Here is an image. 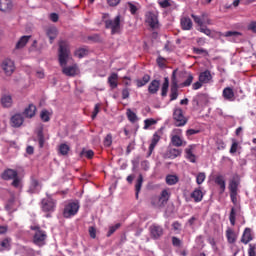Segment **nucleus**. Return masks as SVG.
Returning <instances> with one entry per match:
<instances>
[{
    "label": "nucleus",
    "instance_id": "nucleus-1",
    "mask_svg": "<svg viewBox=\"0 0 256 256\" xmlns=\"http://www.w3.org/2000/svg\"><path fill=\"white\" fill-rule=\"evenodd\" d=\"M58 49V61L60 66L63 67L62 73L67 77H75L77 75V68L75 66H68L67 62L69 61V56L71 55V48L69 47V42L65 40L59 41Z\"/></svg>",
    "mask_w": 256,
    "mask_h": 256
},
{
    "label": "nucleus",
    "instance_id": "nucleus-2",
    "mask_svg": "<svg viewBox=\"0 0 256 256\" xmlns=\"http://www.w3.org/2000/svg\"><path fill=\"white\" fill-rule=\"evenodd\" d=\"M40 208L43 213H46V218H51V213H55L57 209V201L49 193H46V198H43L40 202Z\"/></svg>",
    "mask_w": 256,
    "mask_h": 256
},
{
    "label": "nucleus",
    "instance_id": "nucleus-3",
    "mask_svg": "<svg viewBox=\"0 0 256 256\" xmlns=\"http://www.w3.org/2000/svg\"><path fill=\"white\" fill-rule=\"evenodd\" d=\"M102 19L106 29H111V35H117L121 31V16L109 19V14H103Z\"/></svg>",
    "mask_w": 256,
    "mask_h": 256
},
{
    "label": "nucleus",
    "instance_id": "nucleus-4",
    "mask_svg": "<svg viewBox=\"0 0 256 256\" xmlns=\"http://www.w3.org/2000/svg\"><path fill=\"white\" fill-rule=\"evenodd\" d=\"M81 205L79 204V200L68 202L63 209L62 215L64 219H71V217H75L77 213H79V209Z\"/></svg>",
    "mask_w": 256,
    "mask_h": 256
},
{
    "label": "nucleus",
    "instance_id": "nucleus-5",
    "mask_svg": "<svg viewBox=\"0 0 256 256\" xmlns=\"http://www.w3.org/2000/svg\"><path fill=\"white\" fill-rule=\"evenodd\" d=\"M31 231H36L33 237L34 245L38 247H43L45 245V241L47 240V232L41 230L39 225L30 226Z\"/></svg>",
    "mask_w": 256,
    "mask_h": 256
},
{
    "label": "nucleus",
    "instance_id": "nucleus-6",
    "mask_svg": "<svg viewBox=\"0 0 256 256\" xmlns=\"http://www.w3.org/2000/svg\"><path fill=\"white\" fill-rule=\"evenodd\" d=\"M173 119L175 121V127H185L186 123L189 121V119H187L183 114V109L181 108H174Z\"/></svg>",
    "mask_w": 256,
    "mask_h": 256
},
{
    "label": "nucleus",
    "instance_id": "nucleus-7",
    "mask_svg": "<svg viewBox=\"0 0 256 256\" xmlns=\"http://www.w3.org/2000/svg\"><path fill=\"white\" fill-rule=\"evenodd\" d=\"M177 70H174L171 77L170 101H176L179 97V84L177 82Z\"/></svg>",
    "mask_w": 256,
    "mask_h": 256
},
{
    "label": "nucleus",
    "instance_id": "nucleus-8",
    "mask_svg": "<svg viewBox=\"0 0 256 256\" xmlns=\"http://www.w3.org/2000/svg\"><path fill=\"white\" fill-rule=\"evenodd\" d=\"M169 197H171V194L167 190H163L158 198H155V200L152 201V205L154 207H165L167 203L169 202Z\"/></svg>",
    "mask_w": 256,
    "mask_h": 256
},
{
    "label": "nucleus",
    "instance_id": "nucleus-9",
    "mask_svg": "<svg viewBox=\"0 0 256 256\" xmlns=\"http://www.w3.org/2000/svg\"><path fill=\"white\" fill-rule=\"evenodd\" d=\"M1 67L5 75H7L8 77H11V75L15 73V62H13V60L9 58L3 60Z\"/></svg>",
    "mask_w": 256,
    "mask_h": 256
},
{
    "label": "nucleus",
    "instance_id": "nucleus-10",
    "mask_svg": "<svg viewBox=\"0 0 256 256\" xmlns=\"http://www.w3.org/2000/svg\"><path fill=\"white\" fill-rule=\"evenodd\" d=\"M161 135H163V132H161V130H158L153 134L151 143L148 148L147 157H151V155H153V151H155V147H157V143L161 141Z\"/></svg>",
    "mask_w": 256,
    "mask_h": 256
},
{
    "label": "nucleus",
    "instance_id": "nucleus-11",
    "mask_svg": "<svg viewBox=\"0 0 256 256\" xmlns=\"http://www.w3.org/2000/svg\"><path fill=\"white\" fill-rule=\"evenodd\" d=\"M149 232H150L151 239H155V240L161 239L164 233L163 226L158 224H152L149 227Z\"/></svg>",
    "mask_w": 256,
    "mask_h": 256
},
{
    "label": "nucleus",
    "instance_id": "nucleus-12",
    "mask_svg": "<svg viewBox=\"0 0 256 256\" xmlns=\"http://www.w3.org/2000/svg\"><path fill=\"white\" fill-rule=\"evenodd\" d=\"M146 23L151 27V29L159 28V18L153 12H148L146 14Z\"/></svg>",
    "mask_w": 256,
    "mask_h": 256
},
{
    "label": "nucleus",
    "instance_id": "nucleus-13",
    "mask_svg": "<svg viewBox=\"0 0 256 256\" xmlns=\"http://www.w3.org/2000/svg\"><path fill=\"white\" fill-rule=\"evenodd\" d=\"M240 241L243 243V245H249V243L253 241V231L251 228L244 229Z\"/></svg>",
    "mask_w": 256,
    "mask_h": 256
},
{
    "label": "nucleus",
    "instance_id": "nucleus-14",
    "mask_svg": "<svg viewBox=\"0 0 256 256\" xmlns=\"http://www.w3.org/2000/svg\"><path fill=\"white\" fill-rule=\"evenodd\" d=\"M19 201L15 199V197H12L8 200L5 209L9 211V213H15L19 209Z\"/></svg>",
    "mask_w": 256,
    "mask_h": 256
},
{
    "label": "nucleus",
    "instance_id": "nucleus-15",
    "mask_svg": "<svg viewBox=\"0 0 256 256\" xmlns=\"http://www.w3.org/2000/svg\"><path fill=\"white\" fill-rule=\"evenodd\" d=\"M180 25L183 31H191L193 29V21L187 16L181 18Z\"/></svg>",
    "mask_w": 256,
    "mask_h": 256
},
{
    "label": "nucleus",
    "instance_id": "nucleus-16",
    "mask_svg": "<svg viewBox=\"0 0 256 256\" xmlns=\"http://www.w3.org/2000/svg\"><path fill=\"white\" fill-rule=\"evenodd\" d=\"M226 239L230 245L237 242V233L232 228L226 229Z\"/></svg>",
    "mask_w": 256,
    "mask_h": 256
},
{
    "label": "nucleus",
    "instance_id": "nucleus-17",
    "mask_svg": "<svg viewBox=\"0 0 256 256\" xmlns=\"http://www.w3.org/2000/svg\"><path fill=\"white\" fill-rule=\"evenodd\" d=\"M160 87L161 82L159 80H152L148 86V92L150 93V95H156Z\"/></svg>",
    "mask_w": 256,
    "mask_h": 256
},
{
    "label": "nucleus",
    "instance_id": "nucleus-18",
    "mask_svg": "<svg viewBox=\"0 0 256 256\" xmlns=\"http://www.w3.org/2000/svg\"><path fill=\"white\" fill-rule=\"evenodd\" d=\"M25 119L23 118V115L21 114H15L14 116L11 117V125L12 127H21L23 125V122Z\"/></svg>",
    "mask_w": 256,
    "mask_h": 256
},
{
    "label": "nucleus",
    "instance_id": "nucleus-19",
    "mask_svg": "<svg viewBox=\"0 0 256 256\" xmlns=\"http://www.w3.org/2000/svg\"><path fill=\"white\" fill-rule=\"evenodd\" d=\"M200 83L207 84L211 79H213V76L211 75V71L205 70L204 72H201L198 77Z\"/></svg>",
    "mask_w": 256,
    "mask_h": 256
},
{
    "label": "nucleus",
    "instance_id": "nucleus-20",
    "mask_svg": "<svg viewBox=\"0 0 256 256\" xmlns=\"http://www.w3.org/2000/svg\"><path fill=\"white\" fill-rule=\"evenodd\" d=\"M222 96L226 101H235V92L232 90L231 87L224 88Z\"/></svg>",
    "mask_w": 256,
    "mask_h": 256
},
{
    "label": "nucleus",
    "instance_id": "nucleus-21",
    "mask_svg": "<svg viewBox=\"0 0 256 256\" xmlns=\"http://www.w3.org/2000/svg\"><path fill=\"white\" fill-rule=\"evenodd\" d=\"M18 175L19 174L16 170L8 169L3 172L2 179H4V181H10L11 179H15V177H17Z\"/></svg>",
    "mask_w": 256,
    "mask_h": 256
},
{
    "label": "nucleus",
    "instance_id": "nucleus-22",
    "mask_svg": "<svg viewBox=\"0 0 256 256\" xmlns=\"http://www.w3.org/2000/svg\"><path fill=\"white\" fill-rule=\"evenodd\" d=\"M46 35H47L48 39H50V43H53V41H55V39H57V35H59V31L57 30L56 27H49L46 30Z\"/></svg>",
    "mask_w": 256,
    "mask_h": 256
},
{
    "label": "nucleus",
    "instance_id": "nucleus-23",
    "mask_svg": "<svg viewBox=\"0 0 256 256\" xmlns=\"http://www.w3.org/2000/svg\"><path fill=\"white\" fill-rule=\"evenodd\" d=\"M117 81H119V75L117 73H112L108 77V84L111 87V89H117L119 85Z\"/></svg>",
    "mask_w": 256,
    "mask_h": 256
},
{
    "label": "nucleus",
    "instance_id": "nucleus-24",
    "mask_svg": "<svg viewBox=\"0 0 256 256\" xmlns=\"http://www.w3.org/2000/svg\"><path fill=\"white\" fill-rule=\"evenodd\" d=\"M13 9V3L11 0H0V11L7 13Z\"/></svg>",
    "mask_w": 256,
    "mask_h": 256
},
{
    "label": "nucleus",
    "instance_id": "nucleus-25",
    "mask_svg": "<svg viewBox=\"0 0 256 256\" xmlns=\"http://www.w3.org/2000/svg\"><path fill=\"white\" fill-rule=\"evenodd\" d=\"M194 148L195 147L193 145H190L185 149L186 159H188V161H190V163H196L197 157L195 156V154H193Z\"/></svg>",
    "mask_w": 256,
    "mask_h": 256
},
{
    "label": "nucleus",
    "instance_id": "nucleus-26",
    "mask_svg": "<svg viewBox=\"0 0 256 256\" xmlns=\"http://www.w3.org/2000/svg\"><path fill=\"white\" fill-rule=\"evenodd\" d=\"M35 113H37V106L33 104H29V106L24 110L25 117L29 119H32Z\"/></svg>",
    "mask_w": 256,
    "mask_h": 256
},
{
    "label": "nucleus",
    "instance_id": "nucleus-27",
    "mask_svg": "<svg viewBox=\"0 0 256 256\" xmlns=\"http://www.w3.org/2000/svg\"><path fill=\"white\" fill-rule=\"evenodd\" d=\"M192 19L196 24H198V27H203V24L206 23L207 21L205 20L207 15L203 13L201 16H197L195 14H191Z\"/></svg>",
    "mask_w": 256,
    "mask_h": 256
},
{
    "label": "nucleus",
    "instance_id": "nucleus-28",
    "mask_svg": "<svg viewBox=\"0 0 256 256\" xmlns=\"http://www.w3.org/2000/svg\"><path fill=\"white\" fill-rule=\"evenodd\" d=\"M190 197L194 199L195 203H201V201H203V191H201V189H195Z\"/></svg>",
    "mask_w": 256,
    "mask_h": 256
},
{
    "label": "nucleus",
    "instance_id": "nucleus-29",
    "mask_svg": "<svg viewBox=\"0 0 256 256\" xmlns=\"http://www.w3.org/2000/svg\"><path fill=\"white\" fill-rule=\"evenodd\" d=\"M166 157L168 159H177V157H181V150H179L177 148L169 149L166 152Z\"/></svg>",
    "mask_w": 256,
    "mask_h": 256
},
{
    "label": "nucleus",
    "instance_id": "nucleus-30",
    "mask_svg": "<svg viewBox=\"0 0 256 256\" xmlns=\"http://www.w3.org/2000/svg\"><path fill=\"white\" fill-rule=\"evenodd\" d=\"M149 81H151V76L149 74H145L142 77V79L136 80V85L138 88L145 87V85H147V83H149Z\"/></svg>",
    "mask_w": 256,
    "mask_h": 256
},
{
    "label": "nucleus",
    "instance_id": "nucleus-31",
    "mask_svg": "<svg viewBox=\"0 0 256 256\" xmlns=\"http://www.w3.org/2000/svg\"><path fill=\"white\" fill-rule=\"evenodd\" d=\"M141 187H143V174H139L136 185H135L136 199H139V193L141 192Z\"/></svg>",
    "mask_w": 256,
    "mask_h": 256
},
{
    "label": "nucleus",
    "instance_id": "nucleus-32",
    "mask_svg": "<svg viewBox=\"0 0 256 256\" xmlns=\"http://www.w3.org/2000/svg\"><path fill=\"white\" fill-rule=\"evenodd\" d=\"M1 105L7 108L11 107V105H13V98L11 97V95L2 96Z\"/></svg>",
    "mask_w": 256,
    "mask_h": 256
},
{
    "label": "nucleus",
    "instance_id": "nucleus-33",
    "mask_svg": "<svg viewBox=\"0 0 256 256\" xmlns=\"http://www.w3.org/2000/svg\"><path fill=\"white\" fill-rule=\"evenodd\" d=\"M214 183L220 186L222 193L225 191L226 184H225V178L223 177V175L216 176L214 179Z\"/></svg>",
    "mask_w": 256,
    "mask_h": 256
},
{
    "label": "nucleus",
    "instance_id": "nucleus-34",
    "mask_svg": "<svg viewBox=\"0 0 256 256\" xmlns=\"http://www.w3.org/2000/svg\"><path fill=\"white\" fill-rule=\"evenodd\" d=\"M29 39H31V36H22L16 43V49H23L29 43Z\"/></svg>",
    "mask_w": 256,
    "mask_h": 256
},
{
    "label": "nucleus",
    "instance_id": "nucleus-35",
    "mask_svg": "<svg viewBox=\"0 0 256 256\" xmlns=\"http://www.w3.org/2000/svg\"><path fill=\"white\" fill-rule=\"evenodd\" d=\"M179 183V176L169 174L166 176V184L167 185H177Z\"/></svg>",
    "mask_w": 256,
    "mask_h": 256
},
{
    "label": "nucleus",
    "instance_id": "nucleus-36",
    "mask_svg": "<svg viewBox=\"0 0 256 256\" xmlns=\"http://www.w3.org/2000/svg\"><path fill=\"white\" fill-rule=\"evenodd\" d=\"M37 137H38V143L40 149H43L45 147V135L43 134V128H40L37 132Z\"/></svg>",
    "mask_w": 256,
    "mask_h": 256
},
{
    "label": "nucleus",
    "instance_id": "nucleus-37",
    "mask_svg": "<svg viewBox=\"0 0 256 256\" xmlns=\"http://www.w3.org/2000/svg\"><path fill=\"white\" fill-rule=\"evenodd\" d=\"M80 157H85L86 159H93V157H95V152H93V150H87L83 148L80 152Z\"/></svg>",
    "mask_w": 256,
    "mask_h": 256
},
{
    "label": "nucleus",
    "instance_id": "nucleus-38",
    "mask_svg": "<svg viewBox=\"0 0 256 256\" xmlns=\"http://www.w3.org/2000/svg\"><path fill=\"white\" fill-rule=\"evenodd\" d=\"M171 143L174 147H183V139H181L179 135L172 136Z\"/></svg>",
    "mask_w": 256,
    "mask_h": 256
},
{
    "label": "nucleus",
    "instance_id": "nucleus-39",
    "mask_svg": "<svg viewBox=\"0 0 256 256\" xmlns=\"http://www.w3.org/2000/svg\"><path fill=\"white\" fill-rule=\"evenodd\" d=\"M238 187H239V181L233 178L229 183L230 193H237Z\"/></svg>",
    "mask_w": 256,
    "mask_h": 256
},
{
    "label": "nucleus",
    "instance_id": "nucleus-40",
    "mask_svg": "<svg viewBox=\"0 0 256 256\" xmlns=\"http://www.w3.org/2000/svg\"><path fill=\"white\" fill-rule=\"evenodd\" d=\"M169 91V78H164V83L161 88L162 97H167V93Z\"/></svg>",
    "mask_w": 256,
    "mask_h": 256
},
{
    "label": "nucleus",
    "instance_id": "nucleus-41",
    "mask_svg": "<svg viewBox=\"0 0 256 256\" xmlns=\"http://www.w3.org/2000/svg\"><path fill=\"white\" fill-rule=\"evenodd\" d=\"M193 79H195V77L193 76V74L189 73L186 77V79L184 80V82H182L180 84L181 87H191L192 83H193Z\"/></svg>",
    "mask_w": 256,
    "mask_h": 256
},
{
    "label": "nucleus",
    "instance_id": "nucleus-42",
    "mask_svg": "<svg viewBox=\"0 0 256 256\" xmlns=\"http://www.w3.org/2000/svg\"><path fill=\"white\" fill-rule=\"evenodd\" d=\"M69 151H71V147L67 145L66 143L60 144L59 146V153L60 155H69Z\"/></svg>",
    "mask_w": 256,
    "mask_h": 256
},
{
    "label": "nucleus",
    "instance_id": "nucleus-43",
    "mask_svg": "<svg viewBox=\"0 0 256 256\" xmlns=\"http://www.w3.org/2000/svg\"><path fill=\"white\" fill-rule=\"evenodd\" d=\"M11 247V239L5 238L0 242V252L5 251Z\"/></svg>",
    "mask_w": 256,
    "mask_h": 256
},
{
    "label": "nucleus",
    "instance_id": "nucleus-44",
    "mask_svg": "<svg viewBox=\"0 0 256 256\" xmlns=\"http://www.w3.org/2000/svg\"><path fill=\"white\" fill-rule=\"evenodd\" d=\"M89 53V50L87 48H80L75 51L74 55L75 57H78V59H83V57L87 56Z\"/></svg>",
    "mask_w": 256,
    "mask_h": 256
},
{
    "label": "nucleus",
    "instance_id": "nucleus-45",
    "mask_svg": "<svg viewBox=\"0 0 256 256\" xmlns=\"http://www.w3.org/2000/svg\"><path fill=\"white\" fill-rule=\"evenodd\" d=\"M126 115L128 117V120L130 121V123H135L137 121V114L135 112H133L131 109H127L126 111Z\"/></svg>",
    "mask_w": 256,
    "mask_h": 256
},
{
    "label": "nucleus",
    "instance_id": "nucleus-46",
    "mask_svg": "<svg viewBox=\"0 0 256 256\" xmlns=\"http://www.w3.org/2000/svg\"><path fill=\"white\" fill-rule=\"evenodd\" d=\"M236 217H237V211L235 210V208H231L230 215H229V221H230V223L233 227H234L235 222L237 220Z\"/></svg>",
    "mask_w": 256,
    "mask_h": 256
},
{
    "label": "nucleus",
    "instance_id": "nucleus-47",
    "mask_svg": "<svg viewBox=\"0 0 256 256\" xmlns=\"http://www.w3.org/2000/svg\"><path fill=\"white\" fill-rule=\"evenodd\" d=\"M120 227H121V223H117L114 226H110L106 234V237H111V235H113V233H115V231H117V229H119Z\"/></svg>",
    "mask_w": 256,
    "mask_h": 256
},
{
    "label": "nucleus",
    "instance_id": "nucleus-48",
    "mask_svg": "<svg viewBox=\"0 0 256 256\" xmlns=\"http://www.w3.org/2000/svg\"><path fill=\"white\" fill-rule=\"evenodd\" d=\"M243 33L238 31H227L223 34V37H241Z\"/></svg>",
    "mask_w": 256,
    "mask_h": 256
},
{
    "label": "nucleus",
    "instance_id": "nucleus-49",
    "mask_svg": "<svg viewBox=\"0 0 256 256\" xmlns=\"http://www.w3.org/2000/svg\"><path fill=\"white\" fill-rule=\"evenodd\" d=\"M206 178H207V176L205 175L204 172L198 173V175L196 177L197 185H202V183L205 181Z\"/></svg>",
    "mask_w": 256,
    "mask_h": 256
},
{
    "label": "nucleus",
    "instance_id": "nucleus-50",
    "mask_svg": "<svg viewBox=\"0 0 256 256\" xmlns=\"http://www.w3.org/2000/svg\"><path fill=\"white\" fill-rule=\"evenodd\" d=\"M40 118L42 121H44V123H48V121L51 120V118L49 117V111L43 110L40 114Z\"/></svg>",
    "mask_w": 256,
    "mask_h": 256
},
{
    "label": "nucleus",
    "instance_id": "nucleus-51",
    "mask_svg": "<svg viewBox=\"0 0 256 256\" xmlns=\"http://www.w3.org/2000/svg\"><path fill=\"white\" fill-rule=\"evenodd\" d=\"M157 120L150 118V119H146L144 120V129H148L151 127V125H156Z\"/></svg>",
    "mask_w": 256,
    "mask_h": 256
},
{
    "label": "nucleus",
    "instance_id": "nucleus-52",
    "mask_svg": "<svg viewBox=\"0 0 256 256\" xmlns=\"http://www.w3.org/2000/svg\"><path fill=\"white\" fill-rule=\"evenodd\" d=\"M112 143H113V136L111 134H107L104 139V146L111 147Z\"/></svg>",
    "mask_w": 256,
    "mask_h": 256
},
{
    "label": "nucleus",
    "instance_id": "nucleus-53",
    "mask_svg": "<svg viewBox=\"0 0 256 256\" xmlns=\"http://www.w3.org/2000/svg\"><path fill=\"white\" fill-rule=\"evenodd\" d=\"M88 233H89L91 239L97 238V228H95V226H90L88 228Z\"/></svg>",
    "mask_w": 256,
    "mask_h": 256
},
{
    "label": "nucleus",
    "instance_id": "nucleus-54",
    "mask_svg": "<svg viewBox=\"0 0 256 256\" xmlns=\"http://www.w3.org/2000/svg\"><path fill=\"white\" fill-rule=\"evenodd\" d=\"M11 185L12 187H15V189H19V187H21V178H19V175L13 178Z\"/></svg>",
    "mask_w": 256,
    "mask_h": 256
},
{
    "label": "nucleus",
    "instance_id": "nucleus-55",
    "mask_svg": "<svg viewBox=\"0 0 256 256\" xmlns=\"http://www.w3.org/2000/svg\"><path fill=\"white\" fill-rule=\"evenodd\" d=\"M248 256H256V244H249Z\"/></svg>",
    "mask_w": 256,
    "mask_h": 256
},
{
    "label": "nucleus",
    "instance_id": "nucleus-56",
    "mask_svg": "<svg viewBox=\"0 0 256 256\" xmlns=\"http://www.w3.org/2000/svg\"><path fill=\"white\" fill-rule=\"evenodd\" d=\"M166 59L163 58L162 56H158L156 63L158 65V67H160L161 69H163V67H165V63H166Z\"/></svg>",
    "mask_w": 256,
    "mask_h": 256
},
{
    "label": "nucleus",
    "instance_id": "nucleus-57",
    "mask_svg": "<svg viewBox=\"0 0 256 256\" xmlns=\"http://www.w3.org/2000/svg\"><path fill=\"white\" fill-rule=\"evenodd\" d=\"M239 148V142L237 140H233L231 148H230V153H237V149Z\"/></svg>",
    "mask_w": 256,
    "mask_h": 256
},
{
    "label": "nucleus",
    "instance_id": "nucleus-58",
    "mask_svg": "<svg viewBox=\"0 0 256 256\" xmlns=\"http://www.w3.org/2000/svg\"><path fill=\"white\" fill-rule=\"evenodd\" d=\"M182 243L183 242L181 241V239L177 238L176 236L172 237V245H173V247H181Z\"/></svg>",
    "mask_w": 256,
    "mask_h": 256
},
{
    "label": "nucleus",
    "instance_id": "nucleus-59",
    "mask_svg": "<svg viewBox=\"0 0 256 256\" xmlns=\"http://www.w3.org/2000/svg\"><path fill=\"white\" fill-rule=\"evenodd\" d=\"M200 33H204V35H207L208 37H210L211 35V29L204 27V26H200L199 29Z\"/></svg>",
    "mask_w": 256,
    "mask_h": 256
},
{
    "label": "nucleus",
    "instance_id": "nucleus-60",
    "mask_svg": "<svg viewBox=\"0 0 256 256\" xmlns=\"http://www.w3.org/2000/svg\"><path fill=\"white\" fill-rule=\"evenodd\" d=\"M170 0H163L159 2L160 7H162V9H167V7H171V2H169Z\"/></svg>",
    "mask_w": 256,
    "mask_h": 256
},
{
    "label": "nucleus",
    "instance_id": "nucleus-61",
    "mask_svg": "<svg viewBox=\"0 0 256 256\" xmlns=\"http://www.w3.org/2000/svg\"><path fill=\"white\" fill-rule=\"evenodd\" d=\"M248 31H252V33H256V21H252L247 26Z\"/></svg>",
    "mask_w": 256,
    "mask_h": 256
},
{
    "label": "nucleus",
    "instance_id": "nucleus-62",
    "mask_svg": "<svg viewBox=\"0 0 256 256\" xmlns=\"http://www.w3.org/2000/svg\"><path fill=\"white\" fill-rule=\"evenodd\" d=\"M216 145H217L218 151H223V149H225L226 147L225 142H223L222 140L217 141Z\"/></svg>",
    "mask_w": 256,
    "mask_h": 256
},
{
    "label": "nucleus",
    "instance_id": "nucleus-63",
    "mask_svg": "<svg viewBox=\"0 0 256 256\" xmlns=\"http://www.w3.org/2000/svg\"><path fill=\"white\" fill-rule=\"evenodd\" d=\"M230 198L234 205H237V192H230Z\"/></svg>",
    "mask_w": 256,
    "mask_h": 256
},
{
    "label": "nucleus",
    "instance_id": "nucleus-64",
    "mask_svg": "<svg viewBox=\"0 0 256 256\" xmlns=\"http://www.w3.org/2000/svg\"><path fill=\"white\" fill-rule=\"evenodd\" d=\"M129 95H130L129 88H124L122 90V99H129Z\"/></svg>",
    "mask_w": 256,
    "mask_h": 256
}]
</instances>
